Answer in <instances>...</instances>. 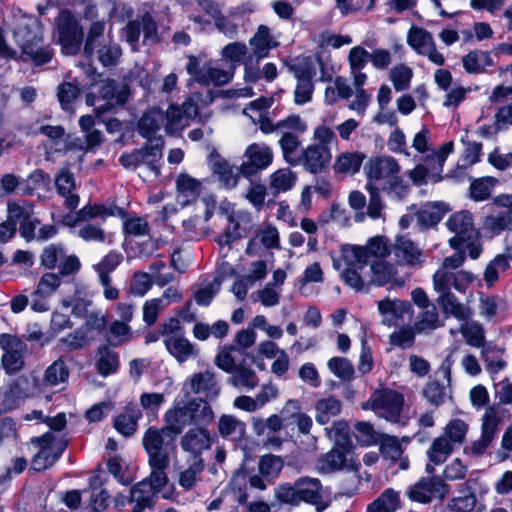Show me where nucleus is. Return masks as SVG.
<instances>
[{
	"mask_svg": "<svg viewBox=\"0 0 512 512\" xmlns=\"http://www.w3.org/2000/svg\"><path fill=\"white\" fill-rule=\"evenodd\" d=\"M111 216L124 218L126 212L114 203H88L75 214L66 215L63 223L69 227H78L77 236L85 242L111 243L110 234H106L100 225L90 223L93 219L105 222Z\"/></svg>",
	"mask_w": 512,
	"mask_h": 512,
	"instance_id": "1",
	"label": "nucleus"
},
{
	"mask_svg": "<svg viewBox=\"0 0 512 512\" xmlns=\"http://www.w3.org/2000/svg\"><path fill=\"white\" fill-rule=\"evenodd\" d=\"M176 438L177 436L165 427H149L143 436V446L148 454L152 479L158 485L168 482L165 470L176 454Z\"/></svg>",
	"mask_w": 512,
	"mask_h": 512,
	"instance_id": "2",
	"label": "nucleus"
},
{
	"mask_svg": "<svg viewBox=\"0 0 512 512\" xmlns=\"http://www.w3.org/2000/svg\"><path fill=\"white\" fill-rule=\"evenodd\" d=\"M336 139L334 130L326 124L317 125L313 130V143L308 144L300 152L299 163L311 174L325 171L332 161L330 144Z\"/></svg>",
	"mask_w": 512,
	"mask_h": 512,
	"instance_id": "3",
	"label": "nucleus"
},
{
	"mask_svg": "<svg viewBox=\"0 0 512 512\" xmlns=\"http://www.w3.org/2000/svg\"><path fill=\"white\" fill-rule=\"evenodd\" d=\"M469 425L462 419L450 420L441 436L436 438L427 450L428 462L425 466L427 474H434L435 467L443 464L453 452L455 445H461L466 439Z\"/></svg>",
	"mask_w": 512,
	"mask_h": 512,
	"instance_id": "4",
	"label": "nucleus"
},
{
	"mask_svg": "<svg viewBox=\"0 0 512 512\" xmlns=\"http://www.w3.org/2000/svg\"><path fill=\"white\" fill-rule=\"evenodd\" d=\"M276 498L293 506L305 502L315 506L317 512H322L326 508L323 505L322 484L318 478L301 477L293 484L279 485L276 489Z\"/></svg>",
	"mask_w": 512,
	"mask_h": 512,
	"instance_id": "5",
	"label": "nucleus"
},
{
	"mask_svg": "<svg viewBox=\"0 0 512 512\" xmlns=\"http://www.w3.org/2000/svg\"><path fill=\"white\" fill-rule=\"evenodd\" d=\"M235 351L234 346L223 347L215 357V365L231 374L228 383L233 387L251 391L259 384L258 376L251 366L243 362L237 363V358L234 355Z\"/></svg>",
	"mask_w": 512,
	"mask_h": 512,
	"instance_id": "6",
	"label": "nucleus"
},
{
	"mask_svg": "<svg viewBox=\"0 0 512 512\" xmlns=\"http://www.w3.org/2000/svg\"><path fill=\"white\" fill-rule=\"evenodd\" d=\"M104 31L105 22L96 21L92 23L86 37L84 54L88 58H91L96 52L98 61L104 67L115 66L121 58L122 50L116 42L108 41L107 43H103Z\"/></svg>",
	"mask_w": 512,
	"mask_h": 512,
	"instance_id": "7",
	"label": "nucleus"
},
{
	"mask_svg": "<svg viewBox=\"0 0 512 512\" xmlns=\"http://www.w3.org/2000/svg\"><path fill=\"white\" fill-rule=\"evenodd\" d=\"M16 43L23 55L27 56L35 65L48 63L52 58V51L42 44V35L37 22L19 26L14 32Z\"/></svg>",
	"mask_w": 512,
	"mask_h": 512,
	"instance_id": "8",
	"label": "nucleus"
},
{
	"mask_svg": "<svg viewBox=\"0 0 512 512\" xmlns=\"http://www.w3.org/2000/svg\"><path fill=\"white\" fill-rule=\"evenodd\" d=\"M341 254L348 264L365 267L370 257L382 260L392 254V243L385 236H375L368 239L364 246L343 245Z\"/></svg>",
	"mask_w": 512,
	"mask_h": 512,
	"instance_id": "9",
	"label": "nucleus"
},
{
	"mask_svg": "<svg viewBox=\"0 0 512 512\" xmlns=\"http://www.w3.org/2000/svg\"><path fill=\"white\" fill-rule=\"evenodd\" d=\"M32 443L39 447V452L32 459V467L36 471L52 466L68 445V441L64 437H58L54 432H47L40 437L33 438Z\"/></svg>",
	"mask_w": 512,
	"mask_h": 512,
	"instance_id": "10",
	"label": "nucleus"
},
{
	"mask_svg": "<svg viewBox=\"0 0 512 512\" xmlns=\"http://www.w3.org/2000/svg\"><path fill=\"white\" fill-rule=\"evenodd\" d=\"M367 404L379 417L393 423H399L404 397L395 390L382 388L372 393Z\"/></svg>",
	"mask_w": 512,
	"mask_h": 512,
	"instance_id": "11",
	"label": "nucleus"
},
{
	"mask_svg": "<svg viewBox=\"0 0 512 512\" xmlns=\"http://www.w3.org/2000/svg\"><path fill=\"white\" fill-rule=\"evenodd\" d=\"M40 264L49 270L58 268L61 276L74 275L81 268L79 258L75 254H68L61 243L47 245L40 255Z\"/></svg>",
	"mask_w": 512,
	"mask_h": 512,
	"instance_id": "12",
	"label": "nucleus"
},
{
	"mask_svg": "<svg viewBox=\"0 0 512 512\" xmlns=\"http://www.w3.org/2000/svg\"><path fill=\"white\" fill-rule=\"evenodd\" d=\"M392 255L399 266L420 269L427 255L417 242L406 235H397L392 243Z\"/></svg>",
	"mask_w": 512,
	"mask_h": 512,
	"instance_id": "13",
	"label": "nucleus"
},
{
	"mask_svg": "<svg viewBox=\"0 0 512 512\" xmlns=\"http://www.w3.org/2000/svg\"><path fill=\"white\" fill-rule=\"evenodd\" d=\"M56 28L62 51L67 55L76 54L82 43L83 32L74 15L67 10L61 11L56 19Z\"/></svg>",
	"mask_w": 512,
	"mask_h": 512,
	"instance_id": "14",
	"label": "nucleus"
},
{
	"mask_svg": "<svg viewBox=\"0 0 512 512\" xmlns=\"http://www.w3.org/2000/svg\"><path fill=\"white\" fill-rule=\"evenodd\" d=\"M477 277L469 271H446L437 269L432 277L433 289L436 293H453L452 288L457 292L465 294Z\"/></svg>",
	"mask_w": 512,
	"mask_h": 512,
	"instance_id": "15",
	"label": "nucleus"
},
{
	"mask_svg": "<svg viewBox=\"0 0 512 512\" xmlns=\"http://www.w3.org/2000/svg\"><path fill=\"white\" fill-rule=\"evenodd\" d=\"M486 207L488 215L483 222L486 230L493 234H500L512 226V205L507 194L496 196Z\"/></svg>",
	"mask_w": 512,
	"mask_h": 512,
	"instance_id": "16",
	"label": "nucleus"
},
{
	"mask_svg": "<svg viewBox=\"0 0 512 512\" xmlns=\"http://www.w3.org/2000/svg\"><path fill=\"white\" fill-rule=\"evenodd\" d=\"M187 72L198 83L203 85L222 86L227 84L233 77L232 68L224 69L217 62H207L200 67L196 58H190Z\"/></svg>",
	"mask_w": 512,
	"mask_h": 512,
	"instance_id": "17",
	"label": "nucleus"
},
{
	"mask_svg": "<svg viewBox=\"0 0 512 512\" xmlns=\"http://www.w3.org/2000/svg\"><path fill=\"white\" fill-rule=\"evenodd\" d=\"M412 147L423 155L421 160L428 164L436 163L435 169L437 172H442L447 157L453 152L454 145L453 142H446L438 150L431 148L430 131L423 128L414 136Z\"/></svg>",
	"mask_w": 512,
	"mask_h": 512,
	"instance_id": "18",
	"label": "nucleus"
},
{
	"mask_svg": "<svg viewBox=\"0 0 512 512\" xmlns=\"http://www.w3.org/2000/svg\"><path fill=\"white\" fill-rule=\"evenodd\" d=\"M0 347L4 353L1 358L3 369L8 375H14L20 372L24 367V356L27 351V345L19 338L3 334L0 337Z\"/></svg>",
	"mask_w": 512,
	"mask_h": 512,
	"instance_id": "19",
	"label": "nucleus"
},
{
	"mask_svg": "<svg viewBox=\"0 0 512 512\" xmlns=\"http://www.w3.org/2000/svg\"><path fill=\"white\" fill-rule=\"evenodd\" d=\"M430 477H422L416 483L411 485L407 491L410 500L427 504L433 499H443L448 493V486L444 480L438 476L430 474Z\"/></svg>",
	"mask_w": 512,
	"mask_h": 512,
	"instance_id": "20",
	"label": "nucleus"
},
{
	"mask_svg": "<svg viewBox=\"0 0 512 512\" xmlns=\"http://www.w3.org/2000/svg\"><path fill=\"white\" fill-rule=\"evenodd\" d=\"M198 116V105L194 97L187 98L181 106L171 105L165 113L167 134H176L186 128Z\"/></svg>",
	"mask_w": 512,
	"mask_h": 512,
	"instance_id": "21",
	"label": "nucleus"
},
{
	"mask_svg": "<svg viewBox=\"0 0 512 512\" xmlns=\"http://www.w3.org/2000/svg\"><path fill=\"white\" fill-rule=\"evenodd\" d=\"M367 183L378 186V183L388 182L396 174H399L401 167L398 161L391 156H377L371 158L364 166Z\"/></svg>",
	"mask_w": 512,
	"mask_h": 512,
	"instance_id": "22",
	"label": "nucleus"
},
{
	"mask_svg": "<svg viewBox=\"0 0 512 512\" xmlns=\"http://www.w3.org/2000/svg\"><path fill=\"white\" fill-rule=\"evenodd\" d=\"M196 404L191 400H178L174 401L173 407L166 411L164 420L165 427L174 435L178 436L183 429L191 424H194L193 414L196 409Z\"/></svg>",
	"mask_w": 512,
	"mask_h": 512,
	"instance_id": "23",
	"label": "nucleus"
},
{
	"mask_svg": "<svg viewBox=\"0 0 512 512\" xmlns=\"http://www.w3.org/2000/svg\"><path fill=\"white\" fill-rule=\"evenodd\" d=\"M451 367L452 361L446 358L438 373H441L445 379V383H440L438 380L429 381L422 390V395L425 400L434 407H439L451 398Z\"/></svg>",
	"mask_w": 512,
	"mask_h": 512,
	"instance_id": "24",
	"label": "nucleus"
},
{
	"mask_svg": "<svg viewBox=\"0 0 512 512\" xmlns=\"http://www.w3.org/2000/svg\"><path fill=\"white\" fill-rule=\"evenodd\" d=\"M245 158L240 166V171L245 177H251L272 164L273 152L264 143H253L247 147Z\"/></svg>",
	"mask_w": 512,
	"mask_h": 512,
	"instance_id": "25",
	"label": "nucleus"
},
{
	"mask_svg": "<svg viewBox=\"0 0 512 512\" xmlns=\"http://www.w3.org/2000/svg\"><path fill=\"white\" fill-rule=\"evenodd\" d=\"M297 84L294 90V102L304 105L312 100L314 92L313 79L316 76V66L311 60H306L294 67Z\"/></svg>",
	"mask_w": 512,
	"mask_h": 512,
	"instance_id": "26",
	"label": "nucleus"
},
{
	"mask_svg": "<svg viewBox=\"0 0 512 512\" xmlns=\"http://www.w3.org/2000/svg\"><path fill=\"white\" fill-rule=\"evenodd\" d=\"M408 44L420 55L426 56L432 63L442 66L445 63L444 56L437 50L431 33L423 28L413 27L407 36Z\"/></svg>",
	"mask_w": 512,
	"mask_h": 512,
	"instance_id": "27",
	"label": "nucleus"
},
{
	"mask_svg": "<svg viewBox=\"0 0 512 512\" xmlns=\"http://www.w3.org/2000/svg\"><path fill=\"white\" fill-rule=\"evenodd\" d=\"M398 267L396 262L391 263L385 259L373 261L370 265L371 283L376 286L403 287L408 276L400 274Z\"/></svg>",
	"mask_w": 512,
	"mask_h": 512,
	"instance_id": "28",
	"label": "nucleus"
},
{
	"mask_svg": "<svg viewBox=\"0 0 512 512\" xmlns=\"http://www.w3.org/2000/svg\"><path fill=\"white\" fill-rule=\"evenodd\" d=\"M99 94L104 103L95 107V113L98 118L116 106L124 105L127 100L128 89L124 83L107 79L103 81Z\"/></svg>",
	"mask_w": 512,
	"mask_h": 512,
	"instance_id": "29",
	"label": "nucleus"
},
{
	"mask_svg": "<svg viewBox=\"0 0 512 512\" xmlns=\"http://www.w3.org/2000/svg\"><path fill=\"white\" fill-rule=\"evenodd\" d=\"M166 485L157 484L152 479V472L149 477L131 488L129 503L132 505V512H143L146 508L152 507L155 495Z\"/></svg>",
	"mask_w": 512,
	"mask_h": 512,
	"instance_id": "30",
	"label": "nucleus"
},
{
	"mask_svg": "<svg viewBox=\"0 0 512 512\" xmlns=\"http://www.w3.org/2000/svg\"><path fill=\"white\" fill-rule=\"evenodd\" d=\"M446 225L451 232L455 233V236L449 240L454 249L463 246V242L471 240L476 234L473 216L469 211L454 213L449 217Z\"/></svg>",
	"mask_w": 512,
	"mask_h": 512,
	"instance_id": "31",
	"label": "nucleus"
},
{
	"mask_svg": "<svg viewBox=\"0 0 512 512\" xmlns=\"http://www.w3.org/2000/svg\"><path fill=\"white\" fill-rule=\"evenodd\" d=\"M184 389L193 394L204 395L207 399H215L220 392L216 375L210 370L190 376L184 383Z\"/></svg>",
	"mask_w": 512,
	"mask_h": 512,
	"instance_id": "32",
	"label": "nucleus"
},
{
	"mask_svg": "<svg viewBox=\"0 0 512 512\" xmlns=\"http://www.w3.org/2000/svg\"><path fill=\"white\" fill-rule=\"evenodd\" d=\"M212 438L208 430L202 427L189 429L181 438L180 446L193 459L202 458L203 451L210 449Z\"/></svg>",
	"mask_w": 512,
	"mask_h": 512,
	"instance_id": "33",
	"label": "nucleus"
},
{
	"mask_svg": "<svg viewBox=\"0 0 512 512\" xmlns=\"http://www.w3.org/2000/svg\"><path fill=\"white\" fill-rule=\"evenodd\" d=\"M378 311L383 316V323L387 326H395L398 321H403L406 316L413 314L412 306L408 301L386 298L378 302Z\"/></svg>",
	"mask_w": 512,
	"mask_h": 512,
	"instance_id": "34",
	"label": "nucleus"
},
{
	"mask_svg": "<svg viewBox=\"0 0 512 512\" xmlns=\"http://www.w3.org/2000/svg\"><path fill=\"white\" fill-rule=\"evenodd\" d=\"M507 417V410L504 406L488 405L481 417V433L495 441Z\"/></svg>",
	"mask_w": 512,
	"mask_h": 512,
	"instance_id": "35",
	"label": "nucleus"
},
{
	"mask_svg": "<svg viewBox=\"0 0 512 512\" xmlns=\"http://www.w3.org/2000/svg\"><path fill=\"white\" fill-rule=\"evenodd\" d=\"M219 213L225 218L226 227L223 233L216 237V242L220 246H230L241 237L240 224L231 203H222L219 207Z\"/></svg>",
	"mask_w": 512,
	"mask_h": 512,
	"instance_id": "36",
	"label": "nucleus"
},
{
	"mask_svg": "<svg viewBox=\"0 0 512 512\" xmlns=\"http://www.w3.org/2000/svg\"><path fill=\"white\" fill-rule=\"evenodd\" d=\"M202 183L188 174H180L176 180V201L181 207L194 203L200 196Z\"/></svg>",
	"mask_w": 512,
	"mask_h": 512,
	"instance_id": "37",
	"label": "nucleus"
},
{
	"mask_svg": "<svg viewBox=\"0 0 512 512\" xmlns=\"http://www.w3.org/2000/svg\"><path fill=\"white\" fill-rule=\"evenodd\" d=\"M164 345L168 352L179 362H186L188 359L198 355L196 347L182 335L164 338Z\"/></svg>",
	"mask_w": 512,
	"mask_h": 512,
	"instance_id": "38",
	"label": "nucleus"
},
{
	"mask_svg": "<svg viewBox=\"0 0 512 512\" xmlns=\"http://www.w3.org/2000/svg\"><path fill=\"white\" fill-rule=\"evenodd\" d=\"M365 158L361 151L341 152L335 158L333 169L337 174L354 175L359 172Z\"/></svg>",
	"mask_w": 512,
	"mask_h": 512,
	"instance_id": "39",
	"label": "nucleus"
},
{
	"mask_svg": "<svg viewBox=\"0 0 512 512\" xmlns=\"http://www.w3.org/2000/svg\"><path fill=\"white\" fill-rule=\"evenodd\" d=\"M57 192L65 197V205L69 209H75L79 205V196L74 194L75 178L68 169H61L55 178Z\"/></svg>",
	"mask_w": 512,
	"mask_h": 512,
	"instance_id": "40",
	"label": "nucleus"
},
{
	"mask_svg": "<svg viewBox=\"0 0 512 512\" xmlns=\"http://www.w3.org/2000/svg\"><path fill=\"white\" fill-rule=\"evenodd\" d=\"M437 303L447 317L452 316L459 321H465L472 316L471 309L460 302L454 293L439 294Z\"/></svg>",
	"mask_w": 512,
	"mask_h": 512,
	"instance_id": "41",
	"label": "nucleus"
},
{
	"mask_svg": "<svg viewBox=\"0 0 512 512\" xmlns=\"http://www.w3.org/2000/svg\"><path fill=\"white\" fill-rule=\"evenodd\" d=\"M489 99L492 102L507 100L509 103L498 108L495 118L497 124L512 125V86H497L492 91Z\"/></svg>",
	"mask_w": 512,
	"mask_h": 512,
	"instance_id": "42",
	"label": "nucleus"
},
{
	"mask_svg": "<svg viewBox=\"0 0 512 512\" xmlns=\"http://www.w3.org/2000/svg\"><path fill=\"white\" fill-rule=\"evenodd\" d=\"M350 450L342 445H336L318 461V468L325 473L342 469L348 461Z\"/></svg>",
	"mask_w": 512,
	"mask_h": 512,
	"instance_id": "43",
	"label": "nucleus"
},
{
	"mask_svg": "<svg viewBox=\"0 0 512 512\" xmlns=\"http://www.w3.org/2000/svg\"><path fill=\"white\" fill-rule=\"evenodd\" d=\"M249 42L253 48V54L258 60L267 57L270 50L279 45L278 41L271 35L270 29L265 25L258 27L257 32Z\"/></svg>",
	"mask_w": 512,
	"mask_h": 512,
	"instance_id": "44",
	"label": "nucleus"
},
{
	"mask_svg": "<svg viewBox=\"0 0 512 512\" xmlns=\"http://www.w3.org/2000/svg\"><path fill=\"white\" fill-rule=\"evenodd\" d=\"M166 124V117L162 110L153 108L146 112L138 123V131L141 136L148 140H153L152 137Z\"/></svg>",
	"mask_w": 512,
	"mask_h": 512,
	"instance_id": "45",
	"label": "nucleus"
},
{
	"mask_svg": "<svg viewBox=\"0 0 512 512\" xmlns=\"http://www.w3.org/2000/svg\"><path fill=\"white\" fill-rule=\"evenodd\" d=\"M70 371L64 357H59L44 371L42 384L45 387H56L68 381Z\"/></svg>",
	"mask_w": 512,
	"mask_h": 512,
	"instance_id": "46",
	"label": "nucleus"
},
{
	"mask_svg": "<svg viewBox=\"0 0 512 512\" xmlns=\"http://www.w3.org/2000/svg\"><path fill=\"white\" fill-rule=\"evenodd\" d=\"M400 505L399 492L393 488H387L367 505L366 512H396Z\"/></svg>",
	"mask_w": 512,
	"mask_h": 512,
	"instance_id": "47",
	"label": "nucleus"
},
{
	"mask_svg": "<svg viewBox=\"0 0 512 512\" xmlns=\"http://www.w3.org/2000/svg\"><path fill=\"white\" fill-rule=\"evenodd\" d=\"M420 310L414 325L417 332H430L444 326V319L434 303Z\"/></svg>",
	"mask_w": 512,
	"mask_h": 512,
	"instance_id": "48",
	"label": "nucleus"
},
{
	"mask_svg": "<svg viewBox=\"0 0 512 512\" xmlns=\"http://www.w3.org/2000/svg\"><path fill=\"white\" fill-rule=\"evenodd\" d=\"M141 417L142 412L136 405H128L124 412L115 418L114 427L124 436H131L136 432L137 422Z\"/></svg>",
	"mask_w": 512,
	"mask_h": 512,
	"instance_id": "49",
	"label": "nucleus"
},
{
	"mask_svg": "<svg viewBox=\"0 0 512 512\" xmlns=\"http://www.w3.org/2000/svg\"><path fill=\"white\" fill-rule=\"evenodd\" d=\"M120 365L118 353L108 346H101L97 352L95 367L102 377H107L118 371Z\"/></svg>",
	"mask_w": 512,
	"mask_h": 512,
	"instance_id": "50",
	"label": "nucleus"
},
{
	"mask_svg": "<svg viewBox=\"0 0 512 512\" xmlns=\"http://www.w3.org/2000/svg\"><path fill=\"white\" fill-rule=\"evenodd\" d=\"M341 408V401L334 396L319 399L315 403L316 422L321 425L327 424L331 418L337 416L341 412Z\"/></svg>",
	"mask_w": 512,
	"mask_h": 512,
	"instance_id": "51",
	"label": "nucleus"
},
{
	"mask_svg": "<svg viewBox=\"0 0 512 512\" xmlns=\"http://www.w3.org/2000/svg\"><path fill=\"white\" fill-rule=\"evenodd\" d=\"M300 135L285 131L279 139V145L282 151L283 159L286 163L297 166L299 163L300 152L298 149L301 145Z\"/></svg>",
	"mask_w": 512,
	"mask_h": 512,
	"instance_id": "52",
	"label": "nucleus"
},
{
	"mask_svg": "<svg viewBox=\"0 0 512 512\" xmlns=\"http://www.w3.org/2000/svg\"><path fill=\"white\" fill-rule=\"evenodd\" d=\"M284 420L296 422L298 430L303 434H308L312 427V419L305 413L300 412V404L297 400H289L281 410Z\"/></svg>",
	"mask_w": 512,
	"mask_h": 512,
	"instance_id": "53",
	"label": "nucleus"
},
{
	"mask_svg": "<svg viewBox=\"0 0 512 512\" xmlns=\"http://www.w3.org/2000/svg\"><path fill=\"white\" fill-rule=\"evenodd\" d=\"M491 52L475 50L466 54L463 59V67L468 73H482L486 67L494 66Z\"/></svg>",
	"mask_w": 512,
	"mask_h": 512,
	"instance_id": "54",
	"label": "nucleus"
},
{
	"mask_svg": "<svg viewBox=\"0 0 512 512\" xmlns=\"http://www.w3.org/2000/svg\"><path fill=\"white\" fill-rule=\"evenodd\" d=\"M162 148L163 141L161 138H154L153 140H148L146 145L139 149L141 156V165H146L155 172L159 174V166L158 163L162 158Z\"/></svg>",
	"mask_w": 512,
	"mask_h": 512,
	"instance_id": "55",
	"label": "nucleus"
},
{
	"mask_svg": "<svg viewBox=\"0 0 512 512\" xmlns=\"http://www.w3.org/2000/svg\"><path fill=\"white\" fill-rule=\"evenodd\" d=\"M343 266H345V268L341 273V278L345 284L355 289L356 291H362L365 287V283L358 273V269H362L363 267L348 264L342 259V254L340 253L339 259H333V267L339 270Z\"/></svg>",
	"mask_w": 512,
	"mask_h": 512,
	"instance_id": "56",
	"label": "nucleus"
},
{
	"mask_svg": "<svg viewBox=\"0 0 512 512\" xmlns=\"http://www.w3.org/2000/svg\"><path fill=\"white\" fill-rule=\"evenodd\" d=\"M297 180V176L289 168L278 169L269 177V188L274 194L291 190Z\"/></svg>",
	"mask_w": 512,
	"mask_h": 512,
	"instance_id": "57",
	"label": "nucleus"
},
{
	"mask_svg": "<svg viewBox=\"0 0 512 512\" xmlns=\"http://www.w3.org/2000/svg\"><path fill=\"white\" fill-rule=\"evenodd\" d=\"M90 327L86 323L74 332L59 339V345L63 351L80 350L87 346L90 342L89 337Z\"/></svg>",
	"mask_w": 512,
	"mask_h": 512,
	"instance_id": "58",
	"label": "nucleus"
},
{
	"mask_svg": "<svg viewBox=\"0 0 512 512\" xmlns=\"http://www.w3.org/2000/svg\"><path fill=\"white\" fill-rule=\"evenodd\" d=\"M499 180L492 176H485L474 179L469 187L471 199L474 201H485L492 195Z\"/></svg>",
	"mask_w": 512,
	"mask_h": 512,
	"instance_id": "59",
	"label": "nucleus"
},
{
	"mask_svg": "<svg viewBox=\"0 0 512 512\" xmlns=\"http://www.w3.org/2000/svg\"><path fill=\"white\" fill-rule=\"evenodd\" d=\"M205 463L203 458L193 459L187 468L179 474V484L185 490H191L201 480Z\"/></svg>",
	"mask_w": 512,
	"mask_h": 512,
	"instance_id": "60",
	"label": "nucleus"
},
{
	"mask_svg": "<svg viewBox=\"0 0 512 512\" xmlns=\"http://www.w3.org/2000/svg\"><path fill=\"white\" fill-rule=\"evenodd\" d=\"M218 430L223 438L238 440L245 433V424L232 415H222L218 422Z\"/></svg>",
	"mask_w": 512,
	"mask_h": 512,
	"instance_id": "61",
	"label": "nucleus"
},
{
	"mask_svg": "<svg viewBox=\"0 0 512 512\" xmlns=\"http://www.w3.org/2000/svg\"><path fill=\"white\" fill-rule=\"evenodd\" d=\"M327 367L329 371L341 381L350 382L355 378L354 365L348 358L340 356L332 357L328 360Z\"/></svg>",
	"mask_w": 512,
	"mask_h": 512,
	"instance_id": "62",
	"label": "nucleus"
},
{
	"mask_svg": "<svg viewBox=\"0 0 512 512\" xmlns=\"http://www.w3.org/2000/svg\"><path fill=\"white\" fill-rule=\"evenodd\" d=\"M482 359L485 363L486 370L491 375L499 373L506 367L503 349L493 346H484L482 349Z\"/></svg>",
	"mask_w": 512,
	"mask_h": 512,
	"instance_id": "63",
	"label": "nucleus"
},
{
	"mask_svg": "<svg viewBox=\"0 0 512 512\" xmlns=\"http://www.w3.org/2000/svg\"><path fill=\"white\" fill-rule=\"evenodd\" d=\"M510 258L505 253L497 255L489 262L484 272V280L488 287L494 285L500 275L505 273L510 267Z\"/></svg>",
	"mask_w": 512,
	"mask_h": 512,
	"instance_id": "64",
	"label": "nucleus"
}]
</instances>
